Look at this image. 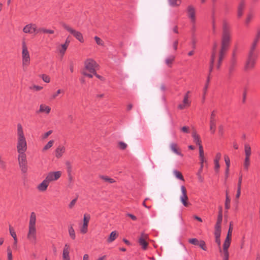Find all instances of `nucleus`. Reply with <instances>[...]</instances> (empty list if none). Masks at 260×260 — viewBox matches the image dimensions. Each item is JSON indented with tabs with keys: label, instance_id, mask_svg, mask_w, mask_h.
Instances as JSON below:
<instances>
[{
	"label": "nucleus",
	"instance_id": "1",
	"mask_svg": "<svg viewBox=\"0 0 260 260\" xmlns=\"http://www.w3.org/2000/svg\"><path fill=\"white\" fill-rule=\"evenodd\" d=\"M232 41V28L229 22L224 19L222 21V32L217 69H219L222 61L230 48Z\"/></svg>",
	"mask_w": 260,
	"mask_h": 260
},
{
	"label": "nucleus",
	"instance_id": "2",
	"mask_svg": "<svg viewBox=\"0 0 260 260\" xmlns=\"http://www.w3.org/2000/svg\"><path fill=\"white\" fill-rule=\"evenodd\" d=\"M16 147L18 152H25L27 148L26 138L21 123H18L17 125Z\"/></svg>",
	"mask_w": 260,
	"mask_h": 260
},
{
	"label": "nucleus",
	"instance_id": "3",
	"mask_svg": "<svg viewBox=\"0 0 260 260\" xmlns=\"http://www.w3.org/2000/svg\"><path fill=\"white\" fill-rule=\"evenodd\" d=\"M36 216L34 212L30 214L27 238L33 244L37 243V230L36 228Z\"/></svg>",
	"mask_w": 260,
	"mask_h": 260
},
{
	"label": "nucleus",
	"instance_id": "4",
	"mask_svg": "<svg viewBox=\"0 0 260 260\" xmlns=\"http://www.w3.org/2000/svg\"><path fill=\"white\" fill-rule=\"evenodd\" d=\"M196 9L192 5H189L187 7L186 14L187 16L190 20L191 28L190 31L191 33L194 35L196 31V23L197 18L196 16Z\"/></svg>",
	"mask_w": 260,
	"mask_h": 260
},
{
	"label": "nucleus",
	"instance_id": "5",
	"mask_svg": "<svg viewBox=\"0 0 260 260\" xmlns=\"http://www.w3.org/2000/svg\"><path fill=\"white\" fill-rule=\"evenodd\" d=\"M216 48H217V44H216V43H215L213 47L212 52V54H211V60H210V67H209V73L208 76V77H207V80L206 82V84L204 87V94H206L207 93V90H208V88L209 87V82L210 81L211 73L213 70L214 62V60H215V59L216 58Z\"/></svg>",
	"mask_w": 260,
	"mask_h": 260
},
{
	"label": "nucleus",
	"instance_id": "6",
	"mask_svg": "<svg viewBox=\"0 0 260 260\" xmlns=\"http://www.w3.org/2000/svg\"><path fill=\"white\" fill-rule=\"evenodd\" d=\"M22 66L23 69L27 68L30 63V56L26 42H22Z\"/></svg>",
	"mask_w": 260,
	"mask_h": 260
},
{
	"label": "nucleus",
	"instance_id": "7",
	"mask_svg": "<svg viewBox=\"0 0 260 260\" xmlns=\"http://www.w3.org/2000/svg\"><path fill=\"white\" fill-rule=\"evenodd\" d=\"M258 54L248 52L247 58L244 66V70L245 71H251L254 69Z\"/></svg>",
	"mask_w": 260,
	"mask_h": 260
},
{
	"label": "nucleus",
	"instance_id": "8",
	"mask_svg": "<svg viewBox=\"0 0 260 260\" xmlns=\"http://www.w3.org/2000/svg\"><path fill=\"white\" fill-rule=\"evenodd\" d=\"M98 69L99 64L94 60L88 58L85 60L84 70L87 71L92 74H95V71Z\"/></svg>",
	"mask_w": 260,
	"mask_h": 260
},
{
	"label": "nucleus",
	"instance_id": "9",
	"mask_svg": "<svg viewBox=\"0 0 260 260\" xmlns=\"http://www.w3.org/2000/svg\"><path fill=\"white\" fill-rule=\"evenodd\" d=\"M237 66V58L236 56V50H234L232 53V57L230 61L229 66L228 68V76L229 78H231L235 71Z\"/></svg>",
	"mask_w": 260,
	"mask_h": 260
},
{
	"label": "nucleus",
	"instance_id": "10",
	"mask_svg": "<svg viewBox=\"0 0 260 260\" xmlns=\"http://www.w3.org/2000/svg\"><path fill=\"white\" fill-rule=\"evenodd\" d=\"M18 160L19 167L22 172L25 173L27 170V161L25 152H18Z\"/></svg>",
	"mask_w": 260,
	"mask_h": 260
},
{
	"label": "nucleus",
	"instance_id": "11",
	"mask_svg": "<svg viewBox=\"0 0 260 260\" xmlns=\"http://www.w3.org/2000/svg\"><path fill=\"white\" fill-rule=\"evenodd\" d=\"M62 27L69 31L70 34H71L73 36L77 39L81 43L84 42V39L82 34L72 27H71L69 25L66 24V23H63L62 24Z\"/></svg>",
	"mask_w": 260,
	"mask_h": 260
},
{
	"label": "nucleus",
	"instance_id": "12",
	"mask_svg": "<svg viewBox=\"0 0 260 260\" xmlns=\"http://www.w3.org/2000/svg\"><path fill=\"white\" fill-rule=\"evenodd\" d=\"M260 40V29L258 28L256 30V34L253 38V40L251 44L249 52L258 54V51L256 49L257 46Z\"/></svg>",
	"mask_w": 260,
	"mask_h": 260
},
{
	"label": "nucleus",
	"instance_id": "13",
	"mask_svg": "<svg viewBox=\"0 0 260 260\" xmlns=\"http://www.w3.org/2000/svg\"><path fill=\"white\" fill-rule=\"evenodd\" d=\"M199 160H200V168L199 170L197 173V175H198V177L201 178L202 177L201 173H202L203 168L204 166V164L207 162V160L205 158V156H204V152L203 148H200V150L199 151Z\"/></svg>",
	"mask_w": 260,
	"mask_h": 260
},
{
	"label": "nucleus",
	"instance_id": "14",
	"mask_svg": "<svg viewBox=\"0 0 260 260\" xmlns=\"http://www.w3.org/2000/svg\"><path fill=\"white\" fill-rule=\"evenodd\" d=\"M23 31L25 34H35L39 33L38 28L37 25L35 23H29L26 25L23 28Z\"/></svg>",
	"mask_w": 260,
	"mask_h": 260
},
{
	"label": "nucleus",
	"instance_id": "15",
	"mask_svg": "<svg viewBox=\"0 0 260 260\" xmlns=\"http://www.w3.org/2000/svg\"><path fill=\"white\" fill-rule=\"evenodd\" d=\"M190 91H188L184 95L183 100L180 104V110L189 108L191 105V101L189 99Z\"/></svg>",
	"mask_w": 260,
	"mask_h": 260
},
{
	"label": "nucleus",
	"instance_id": "16",
	"mask_svg": "<svg viewBox=\"0 0 260 260\" xmlns=\"http://www.w3.org/2000/svg\"><path fill=\"white\" fill-rule=\"evenodd\" d=\"M182 191V196L180 198V200L182 204L186 207H188L191 205V204L188 201V198L187 195V190L184 186H182L181 187Z\"/></svg>",
	"mask_w": 260,
	"mask_h": 260
},
{
	"label": "nucleus",
	"instance_id": "17",
	"mask_svg": "<svg viewBox=\"0 0 260 260\" xmlns=\"http://www.w3.org/2000/svg\"><path fill=\"white\" fill-rule=\"evenodd\" d=\"M188 242L195 246H199L203 250L206 251L207 247L206 245L205 242L204 240L199 241L197 238L189 239L188 240Z\"/></svg>",
	"mask_w": 260,
	"mask_h": 260
},
{
	"label": "nucleus",
	"instance_id": "18",
	"mask_svg": "<svg viewBox=\"0 0 260 260\" xmlns=\"http://www.w3.org/2000/svg\"><path fill=\"white\" fill-rule=\"evenodd\" d=\"M148 238V235L144 233H142L141 236L139 239V243L142 246L143 249H147L148 243L147 242V239Z\"/></svg>",
	"mask_w": 260,
	"mask_h": 260
},
{
	"label": "nucleus",
	"instance_id": "19",
	"mask_svg": "<svg viewBox=\"0 0 260 260\" xmlns=\"http://www.w3.org/2000/svg\"><path fill=\"white\" fill-rule=\"evenodd\" d=\"M221 157V154L220 152H218L216 154L215 158L214 159V170L216 173L219 172L220 165L219 160Z\"/></svg>",
	"mask_w": 260,
	"mask_h": 260
},
{
	"label": "nucleus",
	"instance_id": "20",
	"mask_svg": "<svg viewBox=\"0 0 260 260\" xmlns=\"http://www.w3.org/2000/svg\"><path fill=\"white\" fill-rule=\"evenodd\" d=\"M222 221V207H219V210L218 212V215L216 223L215 225V230H221V224Z\"/></svg>",
	"mask_w": 260,
	"mask_h": 260
},
{
	"label": "nucleus",
	"instance_id": "21",
	"mask_svg": "<svg viewBox=\"0 0 260 260\" xmlns=\"http://www.w3.org/2000/svg\"><path fill=\"white\" fill-rule=\"evenodd\" d=\"M192 137L193 138V142L199 146V151L200 150V148H203V147L202 145V141L201 138L196 131H193L192 132Z\"/></svg>",
	"mask_w": 260,
	"mask_h": 260
},
{
	"label": "nucleus",
	"instance_id": "22",
	"mask_svg": "<svg viewBox=\"0 0 260 260\" xmlns=\"http://www.w3.org/2000/svg\"><path fill=\"white\" fill-rule=\"evenodd\" d=\"M232 239L226 238L223 244V255H229V248L230 246Z\"/></svg>",
	"mask_w": 260,
	"mask_h": 260
},
{
	"label": "nucleus",
	"instance_id": "23",
	"mask_svg": "<svg viewBox=\"0 0 260 260\" xmlns=\"http://www.w3.org/2000/svg\"><path fill=\"white\" fill-rule=\"evenodd\" d=\"M50 180H44L40 184H39L37 188L40 191H45L47 190L49 184Z\"/></svg>",
	"mask_w": 260,
	"mask_h": 260
},
{
	"label": "nucleus",
	"instance_id": "24",
	"mask_svg": "<svg viewBox=\"0 0 260 260\" xmlns=\"http://www.w3.org/2000/svg\"><path fill=\"white\" fill-rule=\"evenodd\" d=\"M221 233V230H215L214 233L215 238V241L218 245L220 252H222V250L221 249V241H220Z\"/></svg>",
	"mask_w": 260,
	"mask_h": 260
},
{
	"label": "nucleus",
	"instance_id": "25",
	"mask_svg": "<svg viewBox=\"0 0 260 260\" xmlns=\"http://www.w3.org/2000/svg\"><path fill=\"white\" fill-rule=\"evenodd\" d=\"M70 246L66 244L62 253V260H70Z\"/></svg>",
	"mask_w": 260,
	"mask_h": 260
},
{
	"label": "nucleus",
	"instance_id": "26",
	"mask_svg": "<svg viewBox=\"0 0 260 260\" xmlns=\"http://www.w3.org/2000/svg\"><path fill=\"white\" fill-rule=\"evenodd\" d=\"M66 151V148L64 146L62 145H59L55 149V156L57 158H59Z\"/></svg>",
	"mask_w": 260,
	"mask_h": 260
},
{
	"label": "nucleus",
	"instance_id": "27",
	"mask_svg": "<svg viewBox=\"0 0 260 260\" xmlns=\"http://www.w3.org/2000/svg\"><path fill=\"white\" fill-rule=\"evenodd\" d=\"M51 108L45 104H41L39 107V109L37 111L38 113H45L48 114L51 111Z\"/></svg>",
	"mask_w": 260,
	"mask_h": 260
},
{
	"label": "nucleus",
	"instance_id": "28",
	"mask_svg": "<svg viewBox=\"0 0 260 260\" xmlns=\"http://www.w3.org/2000/svg\"><path fill=\"white\" fill-rule=\"evenodd\" d=\"M61 171L50 172L47 174L45 179H58L61 177Z\"/></svg>",
	"mask_w": 260,
	"mask_h": 260
},
{
	"label": "nucleus",
	"instance_id": "29",
	"mask_svg": "<svg viewBox=\"0 0 260 260\" xmlns=\"http://www.w3.org/2000/svg\"><path fill=\"white\" fill-rule=\"evenodd\" d=\"M245 5V2L243 0L241 1L238 8L237 16L239 18H241L243 15Z\"/></svg>",
	"mask_w": 260,
	"mask_h": 260
},
{
	"label": "nucleus",
	"instance_id": "30",
	"mask_svg": "<svg viewBox=\"0 0 260 260\" xmlns=\"http://www.w3.org/2000/svg\"><path fill=\"white\" fill-rule=\"evenodd\" d=\"M231 199L229 196V190L228 189L225 191V209L229 210L230 208Z\"/></svg>",
	"mask_w": 260,
	"mask_h": 260
},
{
	"label": "nucleus",
	"instance_id": "31",
	"mask_svg": "<svg viewBox=\"0 0 260 260\" xmlns=\"http://www.w3.org/2000/svg\"><path fill=\"white\" fill-rule=\"evenodd\" d=\"M118 236V233L116 231H113L111 233L109 238L107 239L108 243H111L114 241Z\"/></svg>",
	"mask_w": 260,
	"mask_h": 260
},
{
	"label": "nucleus",
	"instance_id": "32",
	"mask_svg": "<svg viewBox=\"0 0 260 260\" xmlns=\"http://www.w3.org/2000/svg\"><path fill=\"white\" fill-rule=\"evenodd\" d=\"M244 152L245 157H250V156L251 155V149L249 144H245Z\"/></svg>",
	"mask_w": 260,
	"mask_h": 260
},
{
	"label": "nucleus",
	"instance_id": "33",
	"mask_svg": "<svg viewBox=\"0 0 260 260\" xmlns=\"http://www.w3.org/2000/svg\"><path fill=\"white\" fill-rule=\"evenodd\" d=\"M9 231H10V235H11V236L13 238V239L14 240V244L16 245L17 243V235H16V234L15 232L14 228L10 225L9 226Z\"/></svg>",
	"mask_w": 260,
	"mask_h": 260
},
{
	"label": "nucleus",
	"instance_id": "34",
	"mask_svg": "<svg viewBox=\"0 0 260 260\" xmlns=\"http://www.w3.org/2000/svg\"><path fill=\"white\" fill-rule=\"evenodd\" d=\"M69 234L70 238L72 240H75L76 238V234L75 230L73 227V225H70L69 226Z\"/></svg>",
	"mask_w": 260,
	"mask_h": 260
},
{
	"label": "nucleus",
	"instance_id": "35",
	"mask_svg": "<svg viewBox=\"0 0 260 260\" xmlns=\"http://www.w3.org/2000/svg\"><path fill=\"white\" fill-rule=\"evenodd\" d=\"M66 165L67 168V171L69 175V179H72V177L71 176V172H72V165L70 162L67 161L66 162Z\"/></svg>",
	"mask_w": 260,
	"mask_h": 260
},
{
	"label": "nucleus",
	"instance_id": "36",
	"mask_svg": "<svg viewBox=\"0 0 260 260\" xmlns=\"http://www.w3.org/2000/svg\"><path fill=\"white\" fill-rule=\"evenodd\" d=\"M54 143V140H50L47 143V144L43 147V150H42L43 151H46V150H47L48 149H49V148L52 147Z\"/></svg>",
	"mask_w": 260,
	"mask_h": 260
},
{
	"label": "nucleus",
	"instance_id": "37",
	"mask_svg": "<svg viewBox=\"0 0 260 260\" xmlns=\"http://www.w3.org/2000/svg\"><path fill=\"white\" fill-rule=\"evenodd\" d=\"M39 33V32H43L45 34H53L54 33V31L53 30L51 29H48L44 28H38Z\"/></svg>",
	"mask_w": 260,
	"mask_h": 260
},
{
	"label": "nucleus",
	"instance_id": "38",
	"mask_svg": "<svg viewBox=\"0 0 260 260\" xmlns=\"http://www.w3.org/2000/svg\"><path fill=\"white\" fill-rule=\"evenodd\" d=\"M250 157H245L244 159V162L243 164L244 168L248 170L249 166H250Z\"/></svg>",
	"mask_w": 260,
	"mask_h": 260
},
{
	"label": "nucleus",
	"instance_id": "39",
	"mask_svg": "<svg viewBox=\"0 0 260 260\" xmlns=\"http://www.w3.org/2000/svg\"><path fill=\"white\" fill-rule=\"evenodd\" d=\"M241 184H242V180H239V181L238 183V188H237V193L236 195V198L237 199H238L239 198L240 194H241Z\"/></svg>",
	"mask_w": 260,
	"mask_h": 260
},
{
	"label": "nucleus",
	"instance_id": "40",
	"mask_svg": "<svg viewBox=\"0 0 260 260\" xmlns=\"http://www.w3.org/2000/svg\"><path fill=\"white\" fill-rule=\"evenodd\" d=\"M216 128V122H210V129L212 134L215 133Z\"/></svg>",
	"mask_w": 260,
	"mask_h": 260
},
{
	"label": "nucleus",
	"instance_id": "41",
	"mask_svg": "<svg viewBox=\"0 0 260 260\" xmlns=\"http://www.w3.org/2000/svg\"><path fill=\"white\" fill-rule=\"evenodd\" d=\"M174 59H175V57L174 56H171L169 57L166 60V64L168 66L171 67V64L173 63V62L174 60Z\"/></svg>",
	"mask_w": 260,
	"mask_h": 260
},
{
	"label": "nucleus",
	"instance_id": "42",
	"mask_svg": "<svg viewBox=\"0 0 260 260\" xmlns=\"http://www.w3.org/2000/svg\"><path fill=\"white\" fill-rule=\"evenodd\" d=\"M118 147L120 150H124L127 148V145L124 142L120 141L118 143Z\"/></svg>",
	"mask_w": 260,
	"mask_h": 260
},
{
	"label": "nucleus",
	"instance_id": "43",
	"mask_svg": "<svg viewBox=\"0 0 260 260\" xmlns=\"http://www.w3.org/2000/svg\"><path fill=\"white\" fill-rule=\"evenodd\" d=\"M233 224L230 222L229 229L226 238L232 239V232H233Z\"/></svg>",
	"mask_w": 260,
	"mask_h": 260
},
{
	"label": "nucleus",
	"instance_id": "44",
	"mask_svg": "<svg viewBox=\"0 0 260 260\" xmlns=\"http://www.w3.org/2000/svg\"><path fill=\"white\" fill-rule=\"evenodd\" d=\"M181 132L184 134H189L190 132V128L188 126H184L180 128Z\"/></svg>",
	"mask_w": 260,
	"mask_h": 260
},
{
	"label": "nucleus",
	"instance_id": "45",
	"mask_svg": "<svg viewBox=\"0 0 260 260\" xmlns=\"http://www.w3.org/2000/svg\"><path fill=\"white\" fill-rule=\"evenodd\" d=\"M90 219V216L89 214H84L83 218V224L88 225L89 221Z\"/></svg>",
	"mask_w": 260,
	"mask_h": 260
},
{
	"label": "nucleus",
	"instance_id": "46",
	"mask_svg": "<svg viewBox=\"0 0 260 260\" xmlns=\"http://www.w3.org/2000/svg\"><path fill=\"white\" fill-rule=\"evenodd\" d=\"M88 231V225L83 224L82 227L80 229V232L82 234H85Z\"/></svg>",
	"mask_w": 260,
	"mask_h": 260
},
{
	"label": "nucleus",
	"instance_id": "47",
	"mask_svg": "<svg viewBox=\"0 0 260 260\" xmlns=\"http://www.w3.org/2000/svg\"><path fill=\"white\" fill-rule=\"evenodd\" d=\"M94 39L98 45L100 46H104V42L98 36H95L94 37Z\"/></svg>",
	"mask_w": 260,
	"mask_h": 260
},
{
	"label": "nucleus",
	"instance_id": "48",
	"mask_svg": "<svg viewBox=\"0 0 260 260\" xmlns=\"http://www.w3.org/2000/svg\"><path fill=\"white\" fill-rule=\"evenodd\" d=\"M68 46L65 45L64 44H62L61 45V48L59 49V51L61 54L63 55L68 48Z\"/></svg>",
	"mask_w": 260,
	"mask_h": 260
},
{
	"label": "nucleus",
	"instance_id": "49",
	"mask_svg": "<svg viewBox=\"0 0 260 260\" xmlns=\"http://www.w3.org/2000/svg\"><path fill=\"white\" fill-rule=\"evenodd\" d=\"M8 254V260H13L12 252L10 247H8L7 249Z\"/></svg>",
	"mask_w": 260,
	"mask_h": 260
},
{
	"label": "nucleus",
	"instance_id": "50",
	"mask_svg": "<svg viewBox=\"0 0 260 260\" xmlns=\"http://www.w3.org/2000/svg\"><path fill=\"white\" fill-rule=\"evenodd\" d=\"M253 18V15L252 13L248 14L245 20L246 24L248 25L250 22Z\"/></svg>",
	"mask_w": 260,
	"mask_h": 260
},
{
	"label": "nucleus",
	"instance_id": "51",
	"mask_svg": "<svg viewBox=\"0 0 260 260\" xmlns=\"http://www.w3.org/2000/svg\"><path fill=\"white\" fill-rule=\"evenodd\" d=\"M224 161L226 165V167L230 168V158L227 155L224 156Z\"/></svg>",
	"mask_w": 260,
	"mask_h": 260
},
{
	"label": "nucleus",
	"instance_id": "52",
	"mask_svg": "<svg viewBox=\"0 0 260 260\" xmlns=\"http://www.w3.org/2000/svg\"><path fill=\"white\" fill-rule=\"evenodd\" d=\"M42 79L46 83H49L50 81V77L46 74L42 75Z\"/></svg>",
	"mask_w": 260,
	"mask_h": 260
},
{
	"label": "nucleus",
	"instance_id": "53",
	"mask_svg": "<svg viewBox=\"0 0 260 260\" xmlns=\"http://www.w3.org/2000/svg\"><path fill=\"white\" fill-rule=\"evenodd\" d=\"M171 149L173 151H174L176 154H178L179 152L177 149V145L176 144H172L171 145Z\"/></svg>",
	"mask_w": 260,
	"mask_h": 260
},
{
	"label": "nucleus",
	"instance_id": "54",
	"mask_svg": "<svg viewBox=\"0 0 260 260\" xmlns=\"http://www.w3.org/2000/svg\"><path fill=\"white\" fill-rule=\"evenodd\" d=\"M81 73L82 75H83L84 76H85L88 78H92L93 77V74L92 73H88L85 70H83L81 72Z\"/></svg>",
	"mask_w": 260,
	"mask_h": 260
},
{
	"label": "nucleus",
	"instance_id": "55",
	"mask_svg": "<svg viewBox=\"0 0 260 260\" xmlns=\"http://www.w3.org/2000/svg\"><path fill=\"white\" fill-rule=\"evenodd\" d=\"M30 88L36 91H39L43 89V87L39 85H34Z\"/></svg>",
	"mask_w": 260,
	"mask_h": 260
},
{
	"label": "nucleus",
	"instance_id": "56",
	"mask_svg": "<svg viewBox=\"0 0 260 260\" xmlns=\"http://www.w3.org/2000/svg\"><path fill=\"white\" fill-rule=\"evenodd\" d=\"M210 122H216L215 111H212L211 113Z\"/></svg>",
	"mask_w": 260,
	"mask_h": 260
},
{
	"label": "nucleus",
	"instance_id": "57",
	"mask_svg": "<svg viewBox=\"0 0 260 260\" xmlns=\"http://www.w3.org/2000/svg\"><path fill=\"white\" fill-rule=\"evenodd\" d=\"M52 133V131L50 130V131H48L47 132L45 133L44 135H42V138L43 139H46Z\"/></svg>",
	"mask_w": 260,
	"mask_h": 260
},
{
	"label": "nucleus",
	"instance_id": "58",
	"mask_svg": "<svg viewBox=\"0 0 260 260\" xmlns=\"http://www.w3.org/2000/svg\"><path fill=\"white\" fill-rule=\"evenodd\" d=\"M77 199L76 198L74 200H73L70 203V204L69 205V207L70 208V209H72L73 208V207L74 206V205H75L76 202H77Z\"/></svg>",
	"mask_w": 260,
	"mask_h": 260
},
{
	"label": "nucleus",
	"instance_id": "59",
	"mask_svg": "<svg viewBox=\"0 0 260 260\" xmlns=\"http://www.w3.org/2000/svg\"><path fill=\"white\" fill-rule=\"evenodd\" d=\"M212 31L214 34L216 33V22L214 18L212 22Z\"/></svg>",
	"mask_w": 260,
	"mask_h": 260
},
{
	"label": "nucleus",
	"instance_id": "60",
	"mask_svg": "<svg viewBox=\"0 0 260 260\" xmlns=\"http://www.w3.org/2000/svg\"><path fill=\"white\" fill-rule=\"evenodd\" d=\"M62 91L61 89H58L56 92L53 93L52 95V99H55L59 94H60Z\"/></svg>",
	"mask_w": 260,
	"mask_h": 260
},
{
	"label": "nucleus",
	"instance_id": "61",
	"mask_svg": "<svg viewBox=\"0 0 260 260\" xmlns=\"http://www.w3.org/2000/svg\"><path fill=\"white\" fill-rule=\"evenodd\" d=\"M229 170H230V168H227L226 167L225 168V174H224V176H225V178H228L230 176H229Z\"/></svg>",
	"mask_w": 260,
	"mask_h": 260
},
{
	"label": "nucleus",
	"instance_id": "62",
	"mask_svg": "<svg viewBox=\"0 0 260 260\" xmlns=\"http://www.w3.org/2000/svg\"><path fill=\"white\" fill-rule=\"evenodd\" d=\"M126 215H127V216L130 217L133 220L135 221L137 219L136 216H135L132 214H130V213L127 214Z\"/></svg>",
	"mask_w": 260,
	"mask_h": 260
},
{
	"label": "nucleus",
	"instance_id": "63",
	"mask_svg": "<svg viewBox=\"0 0 260 260\" xmlns=\"http://www.w3.org/2000/svg\"><path fill=\"white\" fill-rule=\"evenodd\" d=\"M170 4L172 6H174L177 5V2L178 0H169Z\"/></svg>",
	"mask_w": 260,
	"mask_h": 260
},
{
	"label": "nucleus",
	"instance_id": "64",
	"mask_svg": "<svg viewBox=\"0 0 260 260\" xmlns=\"http://www.w3.org/2000/svg\"><path fill=\"white\" fill-rule=\"evenodd\" d=\"M218 132L220 135H222L223 134V128L222 125H220L218 127Z\"/></svg>",
	"mask_w": 260,
	"mask_h": 260
}]
</instances>
